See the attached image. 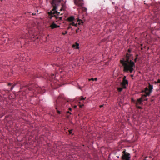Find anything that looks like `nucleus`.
Listing matches in <instances>:
<instances>
[{"label":"nucleus","instance_id":"nucleus-1","mask_svg":"<svg viewBox=\"0 0 160 160\" xmlns=\"http://www.w3.org/2000/svg\"><path fill=\"white\" fill-rule=\"evenodd\" d=\"M132 60H133L132 55L127 53L126 56L120 60V63L123 67L124 72L131 73L134 70L135 62H136L137 60L135 59L134 62L132 61Z\"/></svg>","mask_w":160,"mask_h":160},{"label":"nucleus","instance_id":"nucleus-2","mask_svg":"<svg viewBox=\"0 0 160 160\" xmlns=\"http://www.w3.org/2000/svg\"><path fill=\"white\" fill-rule=\"evenodd\" d=\"M63 0H52L50 2L51 4L53 7V9L49 12H48L49 18L51 19L52 17L55 16L56 18H58L55 15V14L58 15L60 14L59 12H58L57 10V7L61 4L62 5V8L60 9V11L64 10L66 8L65 3H63L62 2ZM65 3V2L64 3Z\"/></svg>","mask_w":160,"mask_h":160},{"label":"nucleus","instance_id":"nucleus-3","mask_svg":"<svg viewBox=\"0 0 160 160\" xmlns=\"http://www.w3.org/2000/svg\"><path fill=\"white\" fill-rule=\"evenodd\" d=\"M152 89L153 86L149 83L148 87H146L144 90L142 91V92H144L145 94L142 95V97L138 99L136 103V105L138 104H141L143 100H147V99H144V98L150 95L152 92Z\"/></svg>","mask_w":160,"mask_h":160},{"label":"nucleus","instance_id":"nucleus-4","mask_svg":"<svg viewBox=\"0 0 160 160\" xmlns=\"http://www.w3.org/2000/svg\"><path fill=\"white\" fill-rule=\"evenodd\" d=\"M66 102H67L66 100L62 98H61L60 97H59L56 100L57 105L56 106V109L58 114H60V111L58 110V108L59 107H64V104Z\"/></svg>","mask_w":160,"mask_h":160},{"label":"nucleus","instance_id":"nucleus-5","mask_svg":"<svg viewBox=\"0 0 160 160\" xmlns=\"http://www.w3.org/2000/svg\"><path fill=\"white\" fill-rule=\"evenodd\" d=\"M28 87L29 90H34V91L33 92L34 93V92L38 93H42V89L38 87L37 85L32 84L31 86H28Z\"/></svg>","mask_w":160,"mask_h":160},{"label":"nucleus","instance_id":"nucleus-6","mask_svg":"<svg viewBox=\"0 0 160 160\" xmlns=\"http://www.w3.org/2000/svg\"><path fill=\"white\" fill-rule=\"evenodd\" d=\"M131 158L130 154L126 151L125 149H124L122 152L121 159L122 160H130Z\"/></svg>","mask_w":160,"mask_h":160},{"label":"nucleus","instance_id":"nucleus-7","mask_svg":"<svg viewBox=\"0 0 160 160\" xmlns=\"http://www.w3.org/2000/svg\"><path fill=\"white\" fill-rule=\"evenodd\" d=\"M126 76H124L123 78L122 81L120 83L121 85L123 88H126V85H128V81L126 79Z\"/></svg>","mask_w":160,"mask_h":160},{"label":"nucleus","instance_id":"nucleus-8","mask_svg":"<svg viewBox=\"0 0 160 160\" xmlns=\"http://www.w3.org/2000/svg\"><path fill=\"white\" fill-rule=\"evenodd\" d=\"M74 3L76 5L79 6H82L83 5V0H74Z\"/></svg>","mask_w":160,"mask_h":160},{"label":"nucleus","instance_id":"nucleus-9","mask_svg":"<svg viewBox=\"0 0 160 160\" xmlns=\"http://www.w3.org/2000/svg\"><path fill=\"white\" fill-rule=\"evenodd\" d=\"M77 21H79V22L78 23H77L75 24L74 21H72V22H70L71 23H70L69 24H70V25H71V26L72 25L73 26H75V27H77L78 24L80 25L81 24V23H83L82 21L81 20H77Z\"/></svg>","mask_w":160,"mask_h":160},{"label":"nucleus","instance_id":"nucleus-10","mask_svg":"<svg viewBox=\"0 0 160 160\" xmlns=\"http://www.w3.org/2000/svg\"><path fill=\"white\" fill-rule=\"evenodd\" d=\"M59 27V26L57 25L54 22L52 23L49 26V27L51 28L52 29H54Z\"/></svg>","mask_w":160,"mask_h":160},{"label":"nucleus","instance_id":"nucleus-11","mask_svg":"<svg viewBox=\"0 0 160 160\" xmlns=\"http://www.w3.org/2000/svg\"><path fill=\"white\" fill-rule=\"evenodd\" d=\"M75 20L74 17L73 16H71L69 17L67 19V20L69 22H72L74 21Z\"/></svg>","mask_w":160,"mask_h":160},{"label":"nucleus","instance_id":"nucleus-12","mask_svg":"<svg viewBox=\"0 0 160 160\" xmlns=\"http://www.w3.org/2000/svg\"><path fill=\"white\" fill-rule=\"evenodd\" d=\"M86 98V97L85 98H84L82 96L80 97L79 98V103L80 104L82 102H81V101L85 100Z\"/></svg>","mask_w":160,"mask_h":160},{"label":"nucleus","instance_id":"nucleus-13","mask_svg":"<svg viewBox=\"0 0 160 160\" xmlns=\"http://www.w3.org/2000/svg\"><path fill=\"white\" fill-rule=\"evenodd\" d=\"M73 47L75 48L76 49H78L79 48V44L77 43H76V45H73Z\"/></svg>","mask_w":160,"mask_h":160},{"label":"nucleus","instance_id":"nucleus-14","mask_svg":"<svg viewBox=\"0 0 160 160\" xmlns=\"http://www.w3.org/2000/svg\"><path fill=\"white\" fill-rule=\"evenodd\" d=\"M124 88L122 87V88H118L117 90L119 92H121Z\"/></svg>","mask_w":160,"mask_h":160},{"label":"nucleus","instance_id":"nucleus-15","mask_svg":"<svg viewBox=\"0 0 160 160\" xmlns=\"http://www.w3.org/2000/svg\"><path fill=\"white\" fill-rule=\"evenodd\" d=\"M72 27H71V25H70V24H69L68 25V29H72Z\"/></svg>","mask_w":160,"mask_h":160},{"label":"nucleus","instance_id":"nucleus-16","mask_svg":"<svg viewBox=\"0 0 160 160\" xmlns=\"http://www.w3.org/2000/svg\"><path fill=\"white\" fill-rule=\"evenodd\" d=\"M67 33H68V32L67 31H65V32H63L62 33V34L63 35H65Z\"/></svg>","mask_w":160,"mask_h":160},{"label":"nucleus","instance_id":"nucleus-17","mask_svg":"<svg viewBox=\"0 0 160 160\" xmlns=\"http://www.w3.org/2000/svg\"><path fill=\"white\" fill-rule=\"evenodd\" d=\"M54 74H52L51 75V78H52V79H53L54 78Z\"/></svg>","mask_w":160,"mask_h":160},{"label":"nucleus","instance_id":"nucleus-18","mask_svg":"<svg viewBox=\"0 0 160 160\" xmlns=\"http://www.w3.org/2000/svg\"><path fill=\"white\" fill-rule=\"evenodd\" d=\"M72 130H69L68 131H69V134H72Z\"/></svg>","mask_w":160,"mask_h":160},{"label":"nucleus","instance_id":"nucleus-19","mask_svg":"<svg viewBox=\"0 0 160 160\" xmlns=\"http://www.w3.org/2000/svg\"><path fill=\"white\" fill-rule=\"evenodd\" d=\"M91 80H92V81H94V78H92L91 79H89V81H90Z\"/></svg>","mask_w":160,"mask_h":160},{"label":"nucleus","instance_id":"nucleus-20","mask_svg":"<svg viewBox=\"0 0 160 160\" xmlns=\"http://www.w3.org/2000/svg\"><path fill=\"white\" fill-rule=\"evenodd\" d=\"M15 85V84H14L11 88V90H12L13 88H14V86Z\"/></svg>","mask_w":160,"mask_h":160},{"label":"nucleus","instance_id":"nucleus-21","mask_svg":"<svg viewBox=\"0 0 160 160\" xmlns=\"http://www.w3.org/2000/svg\"><path fill=\"white\" fill-rule=\"evenodd\" d=\"M138 54L136 55V58H135V59L137 60L138 59Z\"/></svg>","mask_w":160,"mask_h":160},{"label":"nucleus","instance_id":"nucleus-22","mask_svg":"<svg viewBox=\"0 0 160 160\" xmlns=\"http://www.w3.org/2000/svg\"><path fill=\"white\" fill-rule=\"evenodd\" d=\"M83 106H84V105L83 104H82V105L80 104V105H79L80 108L82 107Z\"/></svg>","mask_w":160,"mask_h":160},{"label":"nucleus","instance_id":"nucleus-23","mask_svg":"<svg viewBox=\"0 0 160 160\" xmlns=\"http://www.w3.org/2000/svg\"><path fill=\"white\" fill-rule=\"evenodd\" d=\"M157 82L158 83H160V79H158L157 81Z\"/></svg>","mask_w":160,"mask_h":160},{"label":"nucleus","instance_id":"nucleus-24","mask_svg":"<svg viewBox=\"0 0 160 160\" xmlns=\"http://www.w3.org/2000/svg\"><path fill=\"white\" fill-rule=\"evenodd\" d=\"M137 108H138L139 109H141L142 108L140 106H137Z\"/></svg>","mask_w":160,"mask_h":160},{"label":"nucleus","instance_id":"nucleus-25","mask_svg":"<svg viewBox=\"0 0 160 160\" xmlns=\"http://www.w3.org/2000/svg\"><path fill=\"white\" fill-rule=\"evenodd\" d=\"M79 29V28H78V29H76V32L77 33L78 32V30Z\"/></svg>","mask_w":160,"mask_h":160},{"label":"nucleus","instance_id":"nucleus-26","mask_svg":"<svg viewBox=\"0 0 160 160\" xmlns=\"http://www.w3.org/2000/svg\"><path fill=\"white\" fill-rule=\"evenodd\" d=\"M59 18V20H61L62 19V18L61 17H60L59 18Z\"/></svg>","mask_w":160,"mask_h":160},{"label":"nucleus","instance_id":"nucleus-27","mask_svg":"<svg viewBox=\"0 0 160 160\" xmlns=\"http://www.w3.org/2000/svg\"><path fill=\"white\" fill-rule=\"evenodd\" d=\"M131 52V50L130 49H128V52Z\"/></svg>","mask_w":160,"mask_h":160},{"label":"nucleus","instance_id":"nucleus-28","mask_svg":"<svg viewBox=\"0 0 160 160\" xmlns=\"http://www.w3.org/2000/svg\"><path fill=\"white\" fill-rule=\"evenodd\" d=\"M103 106H104V104H102V105L100 106V107L101 108L102 107H103Z\"/></svg>","mask_w":160,"mask_h":160},{"label":"nucleus","instance_id":"nucleus-29","mask_svg":"<svg viewBox=\"0 0 160 160\" xmlns=\"http://www.w3.org/2000/svg\"><path fill=\"white\" fill-rule=\"evenodd\" d=\"M97 80V78H94V80Z\"/></svg>","mask_w":160,"mask_h":160},{"label":"nucleus","instance_id":"nucleus-30","mask_svg":"<svg viewBox=\"0 0 160 160\" xmlns=\"http://www.w3.org/2000/svg\"><path fill=\"white\" fill-rule=\"evenodd\" d=\"M130 76L131 77H133V75H130Z\"/></svg>","mask_w":160,"mask_h":160},{"label":"nucleus","instance_id":"nucleus-31","mask_svg":"<svg viewBox=\"0 0 160 160\" xmlns=\"http://www.w3.org/2000/svg\"><path fill=\"white\" fill-rule=\"evenodd\" d=\"M69 110H70V111H71L72 110V108H69Z\"/></svg>","mask_w":160,"mask_h":160},{"label":"nucleus","instance_id":"nucleus-32","mask_svg":"<svg viewBox=\"0 0 160 160\" xmlns=\"http://www.w3.org/2000/svg\"><path fill=\"white\" fill-rule=\"evenodd\" d=\"M11 85V84L10 83H8V85Z\"/></svg>","mask_w":160,"mask_h":160},{"label":"nucleus","instance_id":"nucleus-33","mask_svg":"<svg viewBox=\"0 0 160 160\" xmlns=\"http://www.w3.org/2000/svg\"><path fill=\"white\" fill-rule=\"evenodd\" d=\"M68 113H70V114H71V113L69 111L68 112Z\"/></svg>","mask_w":160,"mask_h":160},{"label":"nucleus","instance_id":"nucleus-34","mask_svg":"<svg viewBox=\"0 0 160 160\" xmlns=\"http://www.w3.org/2000/svg\"><path fill=\"white\" fill-rule=\"evenodd\" d=\"M77 107V106H76V105H75V106H74V108H76Z\"/></svg>","mask_w":160,"mask_h":160},{"label":"nucleus","instance_id":"nucleus-35","mask_svg":"<svg viewBox=\"0 0 160 160\" xmlns=\"http://www.w3.org/2000/svg\"><path fill=\"white\" fill-rule=\"evenodd\" d=\"M0 0L1 1H2V0Z\"/></svg>","mask_w":160,"mask_h":160},{"label":"nucleus","instance_id":"nucleus-36","mask_svg":"<svg viewBox=\"0 0 160 160\" xmlns=\"http://www.w3.org/2000/svg\"><path fill=\"white\" fill-rule=\"evenodd\" d=\"M144 160H146V159H144Z\"/></svg>","mask_w":160,"mask_h":160}]
</instances>
